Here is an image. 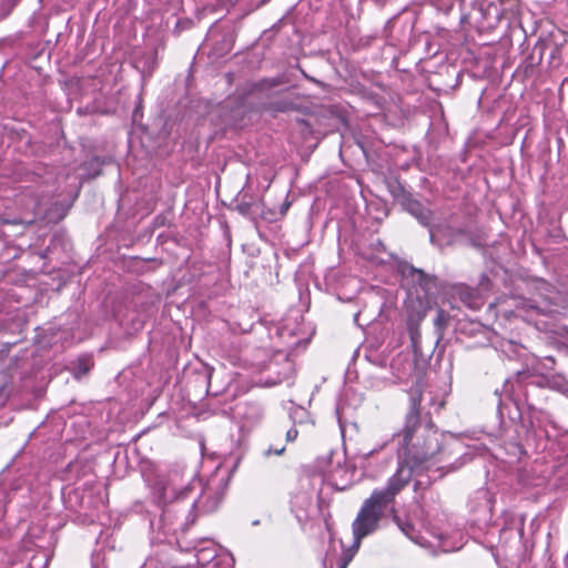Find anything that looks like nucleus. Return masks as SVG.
Instances as JSON below:
<instances>
[{"mask_svg": "<svg viewBox=\"0 0 568 568\" xmlns=\"http://www.w3.org/2000/svg\"><path fill=\"white\" fill-rule=\"evenodd\" d=\"M423 390L419 386L409 395V406L403 428L394 435L398 446V467L393 476L400 475L405 488L417 469L443 460L445 447L443 435L433 422L422 424Z\"/></svg>", "mask_w": 568, "mask_h": 568, "instance_id": "nucleus-1", "label": "nucleus"}, {"mask_svg": "<svg viewBox=\"0 0 568 568\" xmlns=\"http://www.w3.org/2000/svg\"><path fill=\"white\" fill-rule=\"evenodd\" d=\"M404 483L405 480L400 479L399 474L392 476L385 488L374 489L371 496L363 501L352 523L354 542L357 547L365 537L377 530L385 509L395 503L396 496L404 489Z\"/></svg>", "mask_w": 568, "mask_h": 568, "instance_id": "nucleus-2", "label": "nucleus"}, {"mask_svg": "<svg viewBox=\"0 0 568 568\" xmlns=\"http://www.w3.org/2000/svg\"><path fill=\"white\" fill-rule=\"evenodd\" d=\"M94 366V361L91 355H82L77 361V372L73 374L75 378H81L87 375Z\"/></svg>", "mask_w": 568, "mask_h": 568, "instance_id": "nucleus-3", "label": "nucleus"}, {"mask_svg": "<svg viewBox=\"0 0 568 568\" xmlns=\"http://www.w3.org/2000/svg\"><path fill=\"white\" fill-rule=\"evenodd\" d=\"M449 320L450 316L447 312H445L444 310H438L436 317L434 320V324L439 331L440 335H443L444 331L446 329Z\"/></svg>", "mask_w": 568, "mask_h": 568, "instance_id": "nucleus-4", "label": "nucleus"}, {"mask_svg": "<svg viewBox=\"0 0 568 568\" xmlns=\"http://www.w3.org/2000/svg\"><path fill=\"white\" fill-rule=\"evenodd\" d=\"M474 296H475V292L471 290H468V288L460 293L462 301L467 303L471 307H474V306H473L470 300L474 298Z\"/></svg>", "mask_w": 568, "mask_h": 568, "instance_id": "nucleus-5", "label": "nucleus"}, {"mask_svg": "<svg viewBox=\"0 0 568 568\" xmlns=\"http://www.w3.org/2000/svg\"><path fill=\"white\" fill-rule=\"evenodd\" d=\"M408 333H409L412 342L415 344L417 338L419 337L418 327L410 323L408 325Z\"/></svg>", "mask_w": 568, "mask_h": 568, "instance_id": "nucleus-6", "label": "nucleus"}, {"mask_svg": "<svg viewBox=\"0 0 568 568\" xmlns=\"http://www.w3.org/2000/svg\"><path fill=\"white\" fill-rule=\"evenodd\" d=\"M290 206L291 202L287 199H285V201L280 206V211L277 213L278 217H283L288 211Z\"/></svg>", "mask_w": 568, "mask_h": 568, "instance_id": "nucleus-7", "label": "nucleus"}, {"mask_svg": "<svg viewBox=\"0 0 568 568\" xmlns=\"http://www.w3.org/2000/svg\"><path fill=\"white\" fill-rule=\"evenodd\" d=\"M296 436H297V429H295V428H291L286 433L287 440H294L296 438Z\"/></svg>", "mask_w": 568, "mask_h": 568, "instance_id": "nucleus-8", "label": "nucleus"}, {"mask_svg": "<svg viewBox=\"0 0 568 568\" xmlns=\"http://www.w3.org/2000/svg\"><path fill=\"white\" fill-rule=\"evenodd\" d=\"M400 529L403 530V532L410 537V531L413 530V526L410 524H406L404 526H400Z\"/></svg>", "mask_w": 568, "mask_h": 568, "instance_id": "nucleus-9", "label": "nucleus"}, {"mask_svg": "<svg viewBox=\"0 0 568 568\" xmlns=\"http://www.w3.org/2000/svg\"><path fill=\"white\" fill-rule=\"evenodd\" d=\"M352 560V557L351 556H345L342 560H341V564H339V567L338 568H347L348 564L351 562Z\"/></svg>", "mask_w": 568, "mask_h": 568, "instance_id": "nucleus-10", "label": "nucleus"}, {"mask_svg": "<svg viewBox=\"0 0 568 568\" xmlns=\"http://www.w3.org/2000/svg\"><path fill=\"white\" fill-rule=\"evenodd\" d=\"M283 452H284V447H282V448H281V449H278V450H275V454H276V455H281Z\"/></svg>", "mask_w": 568, "mask_h": 568, "instance_id": "nucleus-11", "label": "nucleus"}, {"mask_svg": "<svg viewBox=\"0 0 568 568\" xmlns=\"http://www.w3.org/2000/svg\"><path fill=\"white\" fill-rule=\"evenodd\" d=\"M271 215L273 216V217H272L273 220H278V219H280L278 216H275V213H274V212H271Z\"/></svg>", "mask_w": 568, "mask_h": 568, "instance_id": "nucleus-12", "label": "nucleus"}, {"mask_svg": "<svg viewBox=\"0 0 568 568\" xmlns=\"http://www.w3.org/2000/svg\"><path fill=\"white\" fill-rule=\"evenodd\" d=\"M271 215L273 216V217H272L273 220H278V219H280L278 216H275V213H274V212H271Z\"/></svg>", "mask_w": 568, "mask_h": 568, "instance_id": "nucleus-13", "label": "nucleus"}]
</instances>
